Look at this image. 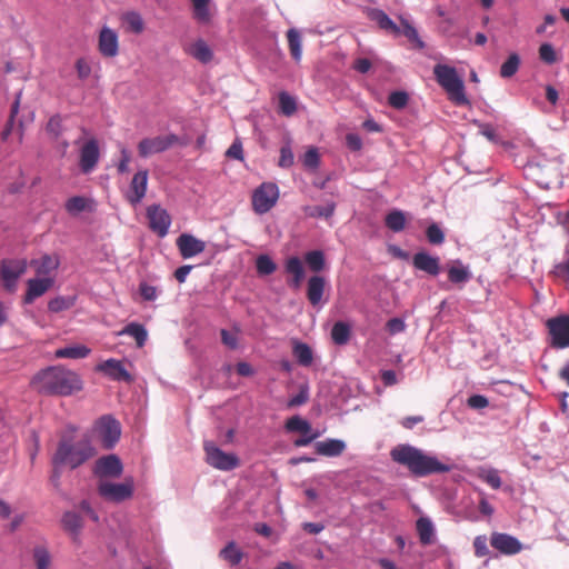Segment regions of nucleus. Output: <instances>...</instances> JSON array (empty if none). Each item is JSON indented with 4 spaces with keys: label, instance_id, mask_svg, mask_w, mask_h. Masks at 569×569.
Returning <instances> with one entry per match:
<instances>
[{
    "label": "nucleus",
    "instance_id": "47",
    "mask_svg": "<svg viewBox=\"0 0 569 569\" xmlns=\"http://www.w3.org/2000/svg\"><path fill=\"white\" fill-rule=\"evenodd\" d=\"M256 268L259 274L269 276L276 271L277 266L269 256L261 254L256 260Z\"/></svg>",
    "mask_w": 569,
    "mask_h": 569
},
{
    "label": "nucleus",
    "instance_id": "57",
    "mask_svg": "<svg viewBox=\"0 0 569 569\" xmlns=\"http://www.w3.org/2000/svg\"><path fill=\"white\" fill-rule=\"evenodd\" d=\"M293 164V153L289 146H283L280 149L279 166L281 168H289Z\"/></svg>",
    "mask_w": 569,
    "mask_h": 569
},
{
    "label": "nucleus",
    "instance_id": "20",
    "mask_svg": "<svg viewBox=\"0 0 569 569\" xmlns=\"http://www.w3.org/2000/svg\"><path fill=\"white\" fill-rule=\"evenodd\" d=\"M53 277H38L29 279L27 282V291L23 298L24 303H32L37 298L43 296L53 287Z\"/></svg>",
    "mask_w": 569,
    "mask_h": 569
},
{
    "label": "nucleus",
    "instance_id": "34",
    "mask_svg": "<svg viewBox=\"0 0 569 569\" xmlns=\"http://www.w3.org/2000/svg\"><path fill=\"white\" fill-rule=\"evenodd\" d=\"M416 528L420 542L425 546L433 541V526L428 518L421 517L417 520Z\"/></svg>",
    "mask_w": 569,
    "mask_h": 569
},
{
    "label": "nucleus",
    "instance_id": "27",
    "mask_svg": "<svg viewBox=\"0 0 569 569\" xmlns=\"http://www.w3.org/2000/svg\"><path fill=\"white\" fill-rule=\"evenodd\" d=\"M369 18L375 21L381 29L390 31L395 34L400 33V28L388 17L381 9H371L368 13Z\"/></svg>",
    "mask_w": 569,
    "mask_h": 569
},
{
    "label": "nucleus",
    "instance_id": "7",
    "mask_svg": "<svg viewBox=\"0 0 569 569\" xmlns=\"http://www.w3.org/2000/svg\"><path fill=\"white\" fill-rule=\"evenodd\" d=\"M176 144L186 146L187 142L182 141L174 133L144 138L138 143V153L141 158H148L152 154L163 152Z\"/></svg>",
    "mask_w": 569,
    "mask_h": 569
},
{
    "label": "nucleus",
    "instance_id": "45",
    "mask_svg": "<svg viewBox=\"0 0 569 569\" xmlns=\"http://www.w3.org/2000/svg\"><path fill=\"white\" fill-rule=\"evenodd\" d=\"M470 278H471L470 271L468 270V268H466L461 264L452 266L448 270V279L452 283H465V282L469 281Z\"/></svg>",
    "mask_w": 569,
    "mask_h": 569
},
{
    "label": "nucleus",
    "instance_id": "12",
    "mask_svg": "<svg viewBox=\"0 0 569 569\" xmlns=\"http://www.w3.org/2000/svg\"><path fill=\"white\" fill-rule=\"evenodd\" d=\"M147 218L150 230L158 237L163 238L168 234L171 217L166 209L159 204H151L147 208Z\"/></svg>",
    "mask_w": 569,
    "mask_h": 569
},
{
    "label": "nucleus",
    "instance_id": "52",
    "mask_svg": "<svg viewBox=\"0 0 569 569\" xmlns=\"http://www.w3.org/2000/svg\"><path fill=\"white\" fill-rule=\"evenodd\" d=\"M73 301L72 299L64 298V297H57L49 301L48 309L51 312H60L62 310H67L70 307H72Z\"/></svg>",
    "mask_w": 569,
    "mask_h": 569
},
{
    "label": "nucleus",
    "instance_id": "53",
    "mask_svg": "<svg viewBox=\"0 0 569 569\" xmlns=\"http://www.w3.org/2000/svg\"><path fill=\"white\" fill-rule=\"evenodd\" d=\"M539 58L548 64L555 63L557 54L553 47L550 43H542L539 48Z\"/></svg>",
    "mask_w": 569,
    "mask_h": 569
},
{
    "label": "nucleus",
    "instance_id": "24",
    "mask_svg": "<svg viewBox=\"0 0 569 569\" xmlns=\"http://www.w3.org/2000/svg\"><path fill=\"white\" fill-rule=\"evenodd\" d=\"M184 52L201 63H209L213 59V52L203 39L187 46Z\"/></svg>",
    "mask_w": 569,
    "mask_h": 569
},
{
    "label": "nucleus",
    "instance_id": "60",
    "mask_svg": "<svg viewBox=\"0 0 569 569\" xmlns=\"http://www.w3.org/2000/svg\"><path fill=\"white\" fill-rule=\"evenodd\" d=\"M120 154H121V158H120L117 169H118L119 173H126L129 171V163L131 161V156H130L129 150L124 147L121 148Z\"/></svg>",
    "mask_w": 569,
    "mask_h": 569
},
{
    "label": "nucleus",
    "instance_id": "39",
    "mask_svg": "<svg viewBox=\"0 0 569 569\" xmlns=\"http://www.w3.org/2000/svg\"><path fill=\"white\" fill-rule=\"evenodd\" d=\"M286 430L289 432H300L302 435H308L312 432L311 425L299 416H293L286 421Z\"/></svg>",
    "mask_w": 569,
    "mask_h": 569
},
{
    "label": "nucleus",
    "instance_id": "17",
    "mask_svg": "<svg viewBox=\"0 0 569 569\" xmlns=\"http://www.w3.org/2000/svg\"><path fill=\"white\" fill-rule=\"evenodd\" d=\"M122 463L120 459L116 455H109L102 458H99L94 463L93 472L96 476L103 477H112L117 478L122 473Z\"/></svg>",
    "mask_w": 569,
    "mask_h": 569
},
{
    "label": "nucleus",
    "instance_id": "55",
    "mask_svg": "<svg viewBox=\"0 0 569 569\" xmlns=\"http://www.w3.org/2000/svg\"><path fill=\"white\" fill-rule=\"evenodd\" d=\"M475 555L479 558L489 553L486 536H477L473 540Z\"/></svg>",
    "mask_w": 569,
    "mask_h": 569
},
{
    "label": "nucleus",
    "instance_id": "1",
    "mask_svg": "<svg viewBox=\"0 0 569 569\" xmlns=\"http://www.w3.org/2000/svg\"><path fill=\"white\" fill-rule=\"evenodd\" d=\"M30 383L36 391L48 396L68 397L83 388L81 377L63 366H51L40 370Z\"/></svg>",
    "mask_w": 569,
    "mask_h": 569
},
{
    "label": "nucleus",
    "instance_id": "33",
    "mask_svg": "<svg viewBox=\"0 0 569 569\" xmlns=\"http://www.w3.org/2000/svg\"><path fill=\"white\" fill-rule=\"evenodd\" d=\"M119 335L131 336L132 338H134L137 346L139 348L144 346L147 338H148V332H147L146 328L142 325L137 323V322H131V323L127 325L120 331Z\"/></svg>",
    "mask_w": 569,
    "mask_h": 569
},
{
    "label": "nucleus",
    "instance_id": "11",
    "mask_svg": "<svg viewBox=\"0 0 569 569\" xmlns=\"http://www.w3.org/2000/svg\"><path fill=\"white\" fill-rule=\"evenodd\" d=\"M28 263L24 259H3L0 263V278L7 291L13 292L18 279L27 271Z\"/></svg>",
    "mask_w": 569,
    "mask_h": 569
},
{
    "label": "nucleus",
    "instance_id": "59",
    "mask_svg": "<svg viewBox=\"0 0 569 569\" xmlns=\"http://www.w3.org/2000/svg\"><path fill=\"white\" fill-rule=\"evenodd\" d=\"M141 297L147 301H153L157 299V288L146 282H141L139 286Z\"/></svg>",
    "mask_w": 569,
    "mask_h": 569
},
{
    "label": "nucleus",
    "instance_id": "9",
    "mask_svg": "<svg viewBox=\"0 0 569 569\" xmlns=\"http://www.w3.org/2000/svg\"><path fill=\"white\" fill-rule=\"evenodd\" d=\"M203 450L206 452L207 463L218 470L230 471L240 465V460L234 453L222 451L212 441H206L203 443Z\"/></svg>",
    "mask_w": 569,
    "mask_h": 569
},
{
    "label": "nucleus",
    "instance_id": "61",
    "mask_svg": "<svg viewBox=\"0 0 569 569\" xmlns=\"http://www.w3.org/2000/svg\"><path fill=\"white\" fill-rule=\"evenodd\" d=\"M467 403L472 409H483L488 407L489 401L485 396L473 395L468 398Z\"/></svg>",
    "mask_w": 569,
    "mask_h": 569
},
{
    "label": "nucleus",
    "instance_id": "58",
    "mask_svg": "<svg viewBox=\"0 0 569 569\" xmlns=\"http://www.w3.org/2000/svg\"><path fill=\"white\" fill-rule=\"evenodd\" d=\"M226 156L228 158H232L236 160H243V150L242 144L239 139H236L232 144L226 151Z\"/></svg>",
    "mask_w": 569,
    "mask_h": 569
},
{
    "label": "nucleus",
    "instance_id": "51",
    "mask_svg": "<svg viewBox=\"0 0 569 569\" xmlns=\"http://www.w3.org/2000/svg\"><path fill=\"white\" fill-rule=\"evenodd\" d=\"M409 96L405 91H393L389 94L388 102L395 109H403L408 104Z\"/></svg>",
    "mask_w": 569,
    "mask_h": 569
},
{
    "label": "nucleus",
    "instance_id": "64",
    "mask_svg": "<svg viewBox=\"0 0 569 569\" xmlns=\"http://www.w3.org/2000/svg\"><path fill=\"white\" fill-rule=\"evenodd\" d=\"M221 340L230 349H236L238 347L237 336L226 329L221 330Z\"/></svg>",
    "mask_w": 569,
    "mask_h": 569
},
{
    "label": "nucleus",
    "instance_id": "40",
    "mask_svg": "<svg viewBox=\"0 0 569 569\" xmlns=\"http://www.w3.org/2000/svg\"><path fill=\"white\" fill-rule=\"evenodd\" d=\"M36 569H49L51 555L46 546H36L32 551Z\"/></svg>",
    "mask_w": 569,
    "mask_h": 569
},
{
    "label": "nucleus",
    "instance_id": "36",
    "mask_svg": "<svg viewBox=\"0 0 569 569\" xmlns=\"http://www.w3.org/2000/svg\"><path fill=\"white\" fill-rule=\"evenodd\" d=\"M385 223L391 231L400 232L406 227V216L400 210H392L386 216Z\"/></svg>",
    "mask_w": 569,
    "mask_h": 569
},
{
    "label": "nucleus",
    "instance_id": "23",
    "mask_svg": "<svg viewBox=\"0 0 569 569\" xmlns=\"http://www.w3.org/2000/svg\"><path fill=\"white\" fill-rule=\"evenodd\" d=\"M412 264L416 269L427 272L430 276H437L440 272L439 258L421 251L412 258Z\"/></svg>",
    "mask_w": 569,
    "mask_h": 569
},
{
    "label": "nucleus",
    "instance_id": "49",
    "mask_svg": "<svg viewBox=\"0 0 569 569\" xmlns=\"http://www.w3.org/2000/svg\"><path fill=\"white\" fill-rule=\"evenodd\" d=\"M479 478L488 483L492 489H499L502 483L499 472L495 469L482 470L479 473Z\"/></svg>",
    "mask_w": 569,
    "mask_h": 569
},
{
    "label": "nucleus",
    "instance_id": "31",
    "mask_svg": "<svg viewBox=\"0 0 569 569\" xmlns=\"http://www.w3.org/2000/svg\"><path fill=\"white\" fill-rule=\"evenodd\" d=\"M288 46L290 54L296 62H299L302 57V41L298 30L289 29L287 31Z\"/></svg>",
    "mask_w": 569,
    "mask_h": 569
},
{
    "label": "nucleus",
    "instance_id": "15",
    "mask_svg": "<svg viewBox=\"0 0 569 569\" xmlns=\"http://www.w3.org/2000/svg\"><path fill=\"white\" fill-rule=\"evenodd\" d=\"M176 244L184 259L192 258L206 250V242L190 233H181L177 238Z\"/></svg>",
    "mask_w": 569,
    "mask_h": 569
},
{
    "label": "nucleus",
    "instance_id": "5",
    "mask_svg": "<svg viewBox=\"0 0 569 569\" xmlns=\"http://www.w3.org/2000/svg\"><path fill=\"white\" fill-rule=\"evenodd\" d=\"M438 84L448 93L449 99L457 106L469 103L465 94V84L456 68L438 63L433 67Z\"/></svg>",
    "mask_w": 569,
    "mask_h": 569
},
{
    "label": "nucleus",
    "instance_id": "21",
    "mask_svg": "<svg viewBox=\"0 0 569 569\" xmlns=\"http://www.w3.org/2000/svg\"><path fill=\"white\" fill-rule=\"evenodd\" d=\"M30 266L34 269L38 277H52L60 266V257L56 253H46L39 259H32Z\"/></svg>",
    "mask_w": 569,
    "mask_h": 569
},
{
    "label": "nucleus",
    "instance_id": "43",
    "mask_svg": "<svg viewBox=\"0 0 569 569\" xmlns=\"http://www.w3.org/2000/svg\"><path fill=\"white\" fill-rule=\"evenodd\" d=\"M211 0H191L193 6V16L201 23H208L210 21V12L208 9Z\"/></svg>",
    "mask_w": 569,
    "mask_h": 569
},
{
    "label": "nucleus",
    "instance_id": "44",
    "mask_svg": "<svg viewBox=\"0 0 569 569\" xmlns=\"http://www.w3.org/2000/svg\"><path fill=\"white\" fill-rule=\"evenodd\" d=\"M520 66V57L517 53H511L508 59L501 64L500 76L502 78H511L518 71Z\"/></svg>",
    "mask_w": 569,
    "mask_h": 569
},
{
    "label": "nucleus",
    "instance_id": "38",
    "mask_svg": "<svg viewBox=\"0 0 569 569\" xmlns=\"http://www.w3.org/2000/svg\"><path fill=\"white\" fill-rule=\"evenodd\" d=\"M90 200L82 196H74L67 200L64 208L68 213L77 216L80 212L89 210Z\"/></svg>",
    "mask_w": 569,
    "mask_h": 569
},
{
    "label": "nucleus",
    "instance_id": "3",
    "mask_svg": "<svg viewBox=\"0 0 569 569\" xmlns=\"http://www.w3.org/2000/svg\"><path fill=\"white\" fill-rule=\"evenodd\" d=\"M94 456L96 450L87 437L78 441H73L70 437H62L52 456V466H66L73 470Z\"/></svg>",
    "mask_w": 569,
    "mask_h": 569
},
{
    "label": "nucleus",
    "instance_id": "10",
    "mask_svg": "<svg viewBox=\"0 0 569 569\" xmlns=\"http://www.w3.org/2000/svg\"><path fill=\"white\" fill-rule=\"evenodd\" d=\"M133 480L126 479L121 483H113L109 481L100 480L98 483V493L104 500L110 502H122L130 499L133 496Z\"/></svg>",
    "mask_w": 569,
    "mask_h": 569
},
{
    "label": "nucleus",
    "instance_id": "62",
    "mask_svg": "<svg viewBox=\"0 0 569 569\" xmlns=\"http://www.w3.org/2000/svg\"><path fill=\"white\" fill-rule=\"evenodd\" d=\"M386 327L390 335L402 332L406 329V325L400 318H392L388 320Z\"/></svg>",
    "mask_w": 569,
    "mask_h": 569
},
{
    "label": "nucleus",
    "instance_id": "18",
    "mask_svg": "<svg viewBox=\"0 0 569 569\" xmlns=\"http://www.w3.org/2000/svg\"><path fill=\"white\" fill-rule=\"evenodd\" d=\"M148 170H140L133 176L130 182V189L126 194L127 200L131 204L136 206L144 198L148 187Z\"/></svg>",
    "mask_w": 569,
    "mask_h": 569
},
{
    "label": "nucleus",
    "instance_id": "28",
    "mask_svg": "<svg viewBox=\"0 0 569 569\" xmlns=\"http://www.w3.org/2000/svg\"><path fill=\"white\" fill-rule=\"evenodd\" d=\"M120 19L122 23L126 24V31L139 34L144 30L143 19L137 11H127L121 14Z\"/></svg>",
    "mask_w": 569,
    "mask_h": 569
},
{
    "label": "nucleus",
    "instance_id": "14",
    "mask_svg": "<svg viewBox=\"0 0 569 569\" xmlns=\"http://www.w3.org/2000/svg\"><path fill=\"white\" fill-rule=\"evenodd\" d=\"M490 545L502 555L513 556L522 550V543L513 536L502 532H493Z\"/></svg>",
    "mask_w": 569,
    "mask_h": 569
},
{
    "label": "nucleus",
    "instance_id": "35",
    "mask_svg": "<svg viewBox=\"0 0 569 569\" xmlns=\"http://www.w3.org/2000/svg\"><path fill=\"white\" fill-rule=\"evenodd\" d=\"M336 210V203L329 202L327 206H306L303 212L309 218H330Z\"/></svg>",
    "mask_w": 569,
    "mask_h": 569
},
{
    "label": "nucleus",
    "instance_id": "26",
    "mask_svg": "<svg viewBox=\"0 0 569 569\" xmlns=\"http://www.w3.org/2000/svg\"><path fill=\"white\" fill-rule=\"evenodd\" d=\"M345 449V442L339 439H327L316 443V452L325 457H338Z\"/></svg>",
    "mask_w": 569,
    "mask_h": 569
},
{
    "label": "nucleus",
    "instance_id": "37",
    "mask_svg": "<svg viewBox=\"0 0 569 569\" xmlns=\"http://www.w3.org/2000/svg\"><path fill=\"white\" fill-rule=\"evenodd\" d=\"M331 339L336 345H346L350 339V327L346 322L338 321L331 329Z\"/></svg>",
    "mask_w": 569,
    "mask_h": 569
},
{
    "label": "nucleus",
    "instance_id": "4",
    "mask_svg": "<svg viewBox=\"0 0 569 569\" xmlns=\"http://www.w3.org/2000/svg\"><path fill=\"white\" fill-rule=\"evenodd\" d=\"M556 268L558 274H560L565 281L569 282V258L559 263ZM546 327L548 329L549 346L551 348H569V312L567 315L549 318L546 321Z\"/></svg>",
    "mask_w": 569,
    "mask_h": 569
},
{
    "label": "nucleus",
    "instance_id": "2",
    "mask_svg": "<svg viewBox=\"0 0 569 569\" xmlns=\"http://www.w3.org/2000/svg\"><path fill=\"white\" fill-rule=\"evenodd\" d=\"M390 456L395 462L407 467L416 477L445 473L451 470L449 465L439 461L433 456L426 455L422 450L410 445L395 447Z\"/></svg>",
    "mask_w": 569,
    "mask_h": 569
},
{
    "label": "nucleus",
    "instance_id": "25",
    "mask_svg": "<svg viewBox=\"0 0 569 569\" xmlns=\"http://www.w3.org/2000/svg\"><path fill=\"white\" fill-rule=\"evenodd\" d=\"M326 281L321 276H312L307 283V298L311 306L317 307L322 300Z\"/></svg>",
    "mask_w": 569,
    "mask_h": 569
},
{
    "label": "nucleus",
    "instance_id": "29",
    "mask_svg": "<svg viewBox=\"0 0 569 569\" xmlns=\"http://www.w3.org/2000/svg\"><path fill=\"white\" fill-rule=\"evenodd\" d=\"M90 349L83 345H74L57 349L54 352L56 358L63 359H82L89 356Z\"/></svg>",
    "mask_w": 569,
    "mask_h": 569
},
{
    "label": "nucleus",
    "instance_id": "6",
    "mask_svg": "<svg viewBox=\"0 0 569 569\" xmlns=\"http://www.w3.org/2000/svg\"><path fill=\"white\" fill-rule=\"evenodd\" d=\"M279 194V188L274 182H262L252 192V210L257 214L269 212L276 206Z\"/></svg>",
    "mask_w": 569,
    "mask_h": 569
},
{
    "label": "nucleus",
    "instance_id": "46",
    "mask_svg": "<svg viewBox=\"0 0 569 569\" xmlns=\"http://www.w3.org/2000/svg\"><path fill=\"white\" fill-rule=\"evenodd\" d=\"M401 27L400 32L403 33V36L412 43H415L416 48L423 49L425 42L420 39L417 29L411 26L407 20H401Z\"/></svg>",
    "mask_w": 569,
    "mask_h": 569
},
{
    "label": "nucleus",
    "instance_id": "48",
    "mask_svg": "<svg viewBox=\"0 0 569 569\" xmlns=\"http://www.w3.org/2000/svg\"><path fill=\"white\" fill-rule=\"evenodd\" d=\"M279 107L284 116H292L297 110L296 100L287 92L279 94Z\"/></svg>",
    "mask_w": 569,
    "mask_h": 569
},
{
    "label": "nucleus",
    "instance_id": "42",
    "mask_svg": "<svg viewBox=\"0 0 569 569\" xmlns=\"http://www.w3.org/2000/svg\"><path fill=\"white\" fill-rule=\"evenodd\" d=\"M305 261L307 262L310 270L319 272L325 268V254L320 250L309 251L305 254Z\"/></svg>",
    "mask_w": 569,
    "mask_h": 569
},
{
    "label": "nucleus",
    "instance_id": "13",
    "mask_svg": "<svg viewBox=\"0 0 569 569\" xmlns=\"http://www.w3.org/2000/svg\"><path fill=\"white\" fill-rule=\"evenodd\" d=\"M98 51L107 59L114 58L119 53V36L117 31L103 26L98 36Z\"/></svg>",
    "mask_w": 569,
    "mask_h": 569
},
{
    "label": "nucleus",
    "instance_id": "54",
    "mask_svg": "<svg viewBox=\"0 0 569 569\" xmlns=\"http://www.w3.org/2000/svg\"><path fill=\"white\" fill-rule=\"evenodd\" d=\"M77 76L80 80H86L91 74V64L88 59L79 58L74 63Z\"/></svg>",
    "mask_w": 569,
    "mask_h": 569
},
{
    "label": "nucleus",
    "instance_id": "56",
    "mask_svg": "<svg viewBox=\"0 0 569 569\" xmlns=\"http://www.w3.org/2000/svg\"><path fill=\"white\" fill-rule=\"evenodd\" d=\"M303 166L315 169L319 166V153L316 148H310L303 156Z\"/></svg>",
    "mask_w": 569,
    "mask_h": 569
},
{
    "label": "nucleus",
    "instance_id": "8",
    "mask_svg": "<svg viewBox=\"0 0 569 569\" xmlns=\"http://www.w3.org/2000/svg\"><path fill=\"white\" fill-rule=\"evenodd\" d=\"M93 430L104 449L113 448L121 436L119 421L109 415L100 417L96 421Z\"/></svg>",
    "mask_w": 569,
    "mask_h": 569
},
{
    "label": "nucleus",
    "instance_id": "22",
    "mask_svg": "<svg viewBox=\"0 0 569 569\" xmlns=\"http://www.w3.org/2000/svg\"><path fill=\"white\" fill-rule=\"evenodd\" d=\"M284 270L291 278L288 280L289 287L299 289L305 279V267L300 258L290 257L286 260Z\"/></svg>",
    "mask_w": 569,
    "mask_h": 569
},
{
    "label": "nucleus",
    "instance_id": "30",
    "mask_svg": "<svg viewBox=\"0 0 569 569\" xmlns=\"http://www.w3.org/2000/svg\"><path fill=\"white\" fill-rule=\"evenodd\" d=\"M220 558L227 561L230 566H237L243 559L244 553L239 549L234 541H230L223 549L220 550Z\"/></svg>",
    "mask_w": 569,
    "mask_h": 569
},
{
    "label": "nucleus",
    "instance_id": "50",
    "mask_svg": "<svg viewBox=\"0 0 569 569\" xmlns=\"http://www.w3.org/2000/svg\"><path fill=\"white\" fill-rule=\"evenodd\" d=\"M426 236L431 244H441L445 241V233L437 223H431L427 228Z\"/></svg>",
    "mask_w": 569,
    "mask_h": 569
},
{
    "label": "nucleus",
    "instance_id": "63",
    "mask_svg": "<svg viewBox=\"0 0 569 569\" xmlns=\"http://www.w3.org/2000/svg\"><path fill=\"white\" fill-rule=\"evenodd\" d=\"M346 144L352 151H359L362 148V140L356 133H348L346 136Z\"/></svg>",
    "mask_w": 569,
    "mask_h": 569
},
{
    "label": "nucleus",
    "instance_id": "41",
    "mask_svg": "<svg viewBox=\"0 0 569 569\" xmlns=\"http://www.w3.org/2000/svg\"><path fill=\"white\" fill-rule=\"evenodd\" d=\"M62 526L67 531L77 536L82 528V519L78 513L68 511L62 517Z\"/></svg>",
    "mask_w": 569,
    "mask_h": 569
},
{
    "label": "nucleus",
    "instance_id": "32",
    "mask_svg": "<svg viewBox=\"0 0 569 569\" xmlns=\"http://www.w3.org/2000/svg\"><path fill=\"white\" fill-rule=\"evenodd\" d=\"M292 353L299 365L303 367H309L312 363L313 353L311 348L307 343L295 341Z\"/></svg>",
    "mask_w": 569,
    "mask_h": 569
},
{
    "label": "nucleus",
    "instance_id": "16",
    "mask_svg": "<svg viewBox=\"0 0 569 569\" xmlns=\"http://www.w3.org/2000/svg\"><path fill=\"white\" fill-rule=\"evenodd\" d=\"M100 152L96 139L88 140L80 149L79 166L83 173L91 172L99 161Z\"/></svg>",
    "mask_w": 569,
    "mask_h": 569
},
{
    "label": "nucleus",
    "instance_id": "19",
    "mask_svg": "<svg viewBox=\"0 0 569 569\" xmlns=\"http://www.w3.org/2000/svg\"><path fill=\"white\" fill-rule=\"evenodd\" d=\"M96 369L114 381L131 382L133 380L122 361L117 359H108L99 363Z\"/></svg>",
    "mask_w": 569,
    "mask_h": 569
}]
</instances>
